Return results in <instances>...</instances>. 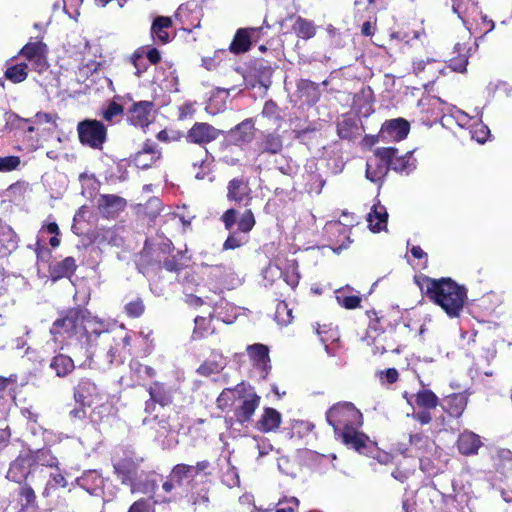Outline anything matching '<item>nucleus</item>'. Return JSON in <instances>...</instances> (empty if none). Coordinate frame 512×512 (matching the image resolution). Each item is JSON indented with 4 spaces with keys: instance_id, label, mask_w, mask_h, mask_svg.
Here are the masks:
<instances>
[{
    "instance_id": "obj_1",
    "label": "nucleus",
    "mask_w": 512,
    "mask_h": 512,
    "mask_svg": "<svg viewBox=\"0 0 512 512\" xmlns=\"http://www.w3.org/2000/svg\"><path fill=\"white\" fill-rule=\"evenodd\" d=\"M51 333L55 339H76L81 345H85L87 358L92 360L95 356L100 358L101 353L93 349V341L100 339L102 342H110L106 324L93 318L81 308H72L63 316L56 319L52 325Z\"/></svg>"
},
{
    "instance_id": "obj_2",
    "label": "nucleus",
    "mask_w": 512,
    "mask_h": 512,
    "mask_svg": "<svg viewBox=\"0 0 512 512\" xmlns=\"http://www.w3.org/2000/svg\"><path fill=\"white\" fill-rule=\"evenodd\" d=\"M326 420L333 427L335 434L341 432L345 444L356 450L365 446V436L357 431L362 424V414L352 403L334 405L327 411Z\"/></svg>"
},
{
    "instance_id": "obj_3",
    "label": "nucleus",
    "mask_w": 512,
    "mask_h": 512,
    "mask_svg": "<svg viewBox=\"0 0 512 512\" xmlns=\"http://www.w3.org/2000/svg\"><path fill=\"white\" fill-rule=\"evenodd\" d=\"M426 295L451 318L459 316L467 299L466 289L450 278L427 279Z\"/></svg>"
},
{
    "instance_id": "obj_4",
    "label": "nucleus",
    "mask_w": 512,
    "mask_h": 512,
    "mask_svg": "<svg viewBox=\"0 0 512 512\" xmlns=\"http://www.w3.org/2000/svg\"><path fill=\"white\" fill-rule=\"evenodd\" d=\"M77 132L80 142L93 149L101 150L107 139V129L105 125L94 119H86L79 122Z\"/></svg>"
},
{
    "instance_id": "obj_5",
    "label": "nucleus",
    "mask_w": 512,
    "mask_h": 512,
    "mask_svg": "<svg viewBox=\"0 0 512 512\" xmlns=\"http://www.w3.org/2000/svg\"><path fill=\"white\" fill-rule=\"evenodd\" d=\"M19 56L25 59L28 68L40 74L49 68L48 47L42 41L28 42L19 51Z\"/></svg>"
},
{
    "instance_id": "obj_6",
    "label": "nucleus",
    "mask_w": 512,
    "mask_h": 512,
    "mask_svg": "<svg viewBox=\"0 0 512 512\" xmlns=\"http://www.w3.org/2000/svg\"><path fill=\"white\" fill-rule=\"evenodd\" d=\"M392 147L378 148L366 163V178L371 182H378L384 178L389 170V157Z\"/></svg>"
},
{
    "instance_id": "obj_7",
    "label": "nucleus",
    "mask_w": 512,
    "mask_h": 512,
    "mask_svg": "<svg viewBox=\"0 0 512 512\" xmlns=\"http://www.w3.org/2000/svg\"><path fill=\"white\" fill-rule=\"evenodd\" d=\"M298 265L295 260H289L285 269L281 267L277 261L276 264H270L264 271L263 276L268 279L269 276H282L283 280L291 287L295 288L299 283V273L297 271Z\"/></svg>"
},
{
    "instance_id": "obj_8",
    "label": "nucleus",
    "mask_w": 512,
    "mask_h": 512,
    "mask_svg": "<svg viewBox=\"0 0 512 512\" xmlns=\"http://www.w3.org/2000/svg\"><path fill=\"white\" fill-rule=\"evenodd\" d=\"M220 131L212 125L204 122L195 123L187 132L186 140L189 143L205 145L216 140Z\"/></svg>"
},
{
    "instance_id": "obj_9",
    "label": "nucleus",
    "mask_w": 512,
    "mask_h": 512,
    "mask_svg": "<svg viewBox=\"0 0 512 512\" xmlns=\"http://www.w3.org/2000/svg\"><path fill=\"white\" fill-rule=\"evenodd\" d=\"M33 465L34 459L31 455H20L11 463L6 477L11 481L21 483L28 477V475L32 471L39 468L38 466H36L33 469Z\"/></svg>"
},
{
    "instance_id": "obj_10",
    "label": "nucleus",
    "mask_w": 512,
    "mask_h": 512,
    "mask_svg": "<svg viewBox=\"0 0 512 512\" xmlns=\"http://www.w3.org/2000/svg\"><path fill=\"white\" fill-rule=\"evenodd\" d=\"M74 399L83 408L89 407L100 400V393L94 382L82 379L74 389Z\"/></svg>"
},
{
    "instance_id": "obj_11",
    "label": "nucleus",
    "mask_w": 512,
    "mask_h": 512,
    "mask_svg": "<svg viewBox=\"0 0 512 512\" xmlns=\"http://www.w3.org/2000/svg\"><path fill=\"white\" fill-rule=\"evenodd\" d=\"M409 129V123L405 119H392L383 124L379 137L385 141H401L406 138Z\"/></svg>"
},
{
    "instance_id": "obj_12",
    "label": "nucleus",
    "mask_w": 512,
    "mask_h": 512,
    "mask_svg": "<svg viewBox=\"0 0 512 512\" xmlns=\"http://www.w3.org/2000/svg\"><path fill=\"white\" fill-rule=\"evenodd\" d=\"M238 399L241 403L236 409L235 415L237 421L244 424L254 415L255 410L259 406L260 397L251 390H245Z\"/></svg>"
},
{
    "instance_id": "obj_13",
    "label": "nucleus",
    "mask_w": 512,
    "mask_h": 512,
    "mask_svg": "<svg viewBox=\"0 0 512 512\" xmlns=\"http://www.w3.org/2000/svg\"><path fill=\"white\" fill-rule=\"evenodd\" d=\"M126 200L118 195L103 194L97 199V208L105 217H115L126 207Z\"/></svg>"
},
{
    "instance_id": "obj_14",
    "label": "nucleus",
    "mask_w": 512,
    "mask_h": 512,
    "mask_svg": "<svg viewBox=\"0 0 512 512\" xmlns=\"http://www.w3.org/2000/svg\"><path fill=\"white\" fill-rule=\"evenodd\" d=\"M152 102L140 101L134 103L127 114L128 121L136 127H146L151 122Z\"/></svg>"
},
{
    "instance_id": "obj_15",
    "label": "nucleus",
    "mask_w": 512,
    "mask_h": 512,
    "mask_svg": "<svg viewBox=\"0 0 512 512\" xmlns=\"http://www.w3.org/2000/svg\"><path fill=\"white\" fill-rule=\"evenodd\" d=\"M260 30L261 28L254 27L238 29L230 44V51L235 54L247 52L250 49L252 40H256V34H258Z\"/></svg>"
},
{
    "instance_id": "obj_16",
    "label": "nucleus",
    "mask_w": 512,
    "mask_h": 512,
    "mask_svg": "<svg viewBox=\"0 0 512 512\" xmlns=\"http://www.w3.org/2000/svg\"><path fill=\"white\" fill-rule=\"evenodd\" d=\"M107 333L110 335V342H102L100 339L93 341V347L96 345L103 346L102 350L105 351V362L108 365H111L119 356L120 347H125L128 344V336H119L118 339L115 336H112L108 331Z\"/></svg>"
},
{
    "instance_id": "obj_17",
    "label": "nucleus",
    "mask_w": 512,
    "mask_h": 512,
    "mask_svg": "<svg viewBox=\"0 0 512 512\" xmlns=\"http://www.w3.org/2000/svg\"><path fill=\"white\" fill-rule=\"evenodd\" d=\"M230 140L236 144L249 143L254 137V122L245 119L229 132Z\"/></svg>"
},
{
    "instance_id": "obj_18",
    "label": "nucleus",
    "mask_w": 512,
    "mask_h": 512,
    "mask_svg": "<svg viewBox=\"0 0 512 512\" xmlns=\"http://www.w3.org/2000/svg\"><path fill=\"white\" fill-rule=\"evenodd\" d=\"M78 485L86 490L90 495H99L102 490L104 480L101 475L95 471H87L77 478Z\"/></svg>"
},
{
    "instance_id": "obj_19",
    "label": "nucleus",
    "mask_w": 512,
    "mask_h": 512,
    "mask_svg": "<svg viewBox=\"0 0 512 512\" xmlns=\"http://www.w3.org/2000/svg\"><path fill=\"white\" fill-rule=\"evenodd\" d=\"M388 213L385 206L380 203L374 204L367 215L368 226L371 231L379 232L384 230L387 225Z\"/></svg>"
},
{
    "instance_id": "obj_20",
    "label": "nucleus",
    "mask_w": 512,
    "mask_h": 512,
    "mask_svg": "<svg viewBox=\"0 0 512 512\" xmlns=\"http://www.w3.org/2000/svg\"><path fill=\"white\" fill-rule=\"evenodd\" d=\"M160 158V152L152 144H145L142 150L134 156V163L138 168L147 169Z\"/></svg>"
},
{
    "instance_id": "obj_21",
    "label": "nucleus",
    "mask_w": 512,
    "mask_h": 512,
    "mask_svg": "<svg viewBox=\"0 0 512 512\" xmlns=\"http://www.w3.org/2000/svg\"><path fill=\"white\" fill-rule=\"evenodd\" d=\"M480 446V437L471 431H465L459 436L458 449L464 455L476 454Z\"/></svg>"
},
{
    "instance_id": "obj_22",
    "label": "nucleus",
    "mask_w": 512,
    "mask_h": 512,
    "mask_svg": "<svg viewBox=\"0 0 512 512\" xmlns=\"http://www.w3.org/2000/svg\"><path fill=\"white\" fill-rule=\"evenodd\" d=\"M259 154L270 153L277 154L282 150L283 142L280 135L276 133H266L262 139L257 142Z\"/></svg>"
},
{
    "instance_id": "obj_23",
    "label": "nucleus",
    "mask_w": 512,
    "mask_h": 512,
    "mask_svg": "<svg viewBox=\"0 0 512 512\" xmlns=\"http://www.w3.org/2000/svg\"><path fill=\"white\" fill-rule=\"evenodd\" d=\"M280 423V413L273 408H266L260 420L257 422V428L262 432H271L276 430Z\"/></svg>"
},
{
    "instance_id": "obj_24",
    "label": "nucleus",
    "mask_w": 512,
    "mask_h": 512,
    "mask_svg": "<svg viewBox=\"0 0 512 512\" xmlns=\"http://www.w3.org/2000/svg\"><path fill=\"white\" fill-rule=\"evenodd\" d=\"M467 405V397L463 393L451 394L445 397L444 407L451 416L459 417L464 412Z\"/></svg>"
},
{
    "instance_id": "obj_25",
    "label": "nucleus",
    "mask_w": 512,
    "mask_h": 512,
    "mask_svg": "<svg viewBox=\"0 0 512 512\" xmlns=\"http://www.w3.org/2000/svg\"><path fill=\"white\" fill-rule=\"evenodd\" d=\"M150 399L154 403L160 404L162 407L172 402V391L161 382H154L149 387Z\"/></svg>"
},
{
    "instance_id": "obj_26",
    "label": "nucleus",
    "mask_w": 512,
    "mask_h": 512,
    "mask_svg": "<svg viewBox=\"0 0 512 512\" xmlns=\"http://www.w3.org/2000/svg\"><path fill=\"white\" fill-rule=\"evenodd\" d=\"M171 26L172 20L170 17H156L151 27L152 36L163 44L168 43L170 38L167 29Z\"/></svg>"
},
{
    "instance_id": "obj_27",
    "label": "nucleus",
    "mask_w": 512,
    "mask_h": 512,
    "mask_svg": "<svg viewBox=\"0 0 512 512\" xmlns=\"http://www.w3.org/2000/svg\"><path fill=\"white\" fill-rule=\"evenodd\" d=\"M76 262L73 257H67L64 260L57 262L50 268V274L53 281L63 277H70L76 270Z\"/></svg>"
},
{
    "instance_id": "obj_28",
    "label": "nucleus",
    "mask_w": 512,
    "mask_h": 512,
    "mask_svg": "<svg viewBox=\"0 0 512 512\" xmlns=\"http://www.w3.org/2000/svg\"><path fill=\"white\" fill-rule=\"evenodd\" d=\"M247 352L255 365L266 370L270 362L268 347L263 344H253L247 347Z\"/></svg>"
},
{
    "instance_id": "obj_29",
    "label": "nucleus",
    "mask_w": 512,
    "mask_h": 512,
    "mask_svg": "<svg viewBox=\"0 0 512 512\" xmlns=\"http://www.w3.org/2000/svg\"><path fill=\"white\" fill-rule=\"evenodd\" d=\"M194 281H195V276L193 274L187 275L184 278V287H185V291H186L187 302L190 305L200 306V305H203L206 303L203 298L209 299V297H208V295H206L204 285H199V284L196 285L195 292L199 295H194L192 292L189 293L190 288L188 287V285L190 283H193Z\"/></svg>"
},
{
    "instance_id": "obj_30",
    "label": "nucleus",
    "mask_w": 512,
    "mask_h": 512,
    "mask_svg": "<svg viewBox=\"0 0 512 512\" xmlns=\"http://www.w3.org/2000/svg\"><path fill=\"white\" fill-rule=\"evenodd\" d=\"M454 49L455 52L458 53V56L449 60V67L454 71L464 72L468 64V57L471 51V47L467 48L466 44L457 43Z\"/></svg>"
},
{
    "instance_id": "obj_31",
    "label": "nucleus",
    "mask_w": 512,
    "mask_h": 512,
    "mask_svg": "<svg viewBox=\"0 0 512 512\" xmlns=\"http://www.w3.org/2000/svg\"><path fill=\"white\" fill-rule=\"evenodd\" d=\"M115 472L121 477L123 483L134 479L137 473V464L132 459H121L114 463Z\"/></svg>"
},
{
    "instance_id": "obj_32",
    "label": "nucleus",
    "mask_w": 512,
    "mask_h": 512,
    "mask_svg": "<svg viewBox=\"0 0 512 512\" xmlns=\"http://www.w3.org/2000/svg\"><path fill=\"white\" fill-rule=\"evenodd\" d=\"M249 192L250 188L247 183L241 179H232L228 184L227 197L229 200L240 203L249 195Z\"/></svg>"
},
{
    "instance_id": "obj_33",
    "label": "nucleus",
    "mask_w": 512,
    "mask_h": 512,
    "mask_svg": "<svg viewBox=\"0 0 512 512\" xmlns=\"http://www.w3.org/2000/svg\"><path fill=\"white\" fill-rule=\"evenodd\" d=\"M50 367L55 370L57 376L64 377L73 371L75 365L71 357L59 354L52 359Z\"/></svg>"
},
{
    "instance_id": "obj_34",
    "label": "nucleus",
    "mask_w": 512,
    "mask_h": 512,
    "mask_svg": "<svg viewBox=\"0 0 512 512\" xmlns=\"http://www.w3.org/2000/svg\"><path fill=\"white\" fill-rule=\"evenodd\" d=\"M245 391V385H237L235 388H226L217 398L218 407L224 409L233 404L235 399H238Z\"/></svg>"
},
{
    "instance_id": "obj_35",
    "label": "nucleus",
    "mask_w": 512,
    "mask_h": 512,
    "mask_svg": "<svg viewBox=\"0 0 512 512\" xmlns=\"http://www.w3.org/2000/svg\"><path fill=\"white\" fill-rule=\"evenodd\" d=\"M393 153L389 157V168L396 172H409L412 169V163H410L411 155L407 152L404 156H398V150L393 148Z\"/></svg>"
},
{
    "instance_id": "obj_36",
    "label": "nucleus",
    "mask_w": 512,
    "mask_h": 512,
    "mask_svg": "<svg viewBox=\"0 0 512 512\" xmlns=\"http://www.w3.org/2000/svg\"><path fill=\"white\" fill-rule=\"evenodd\" d=\"M293 31L299 38L308 40L315 36L316 27L312 21L298 17L293 24Z\"/></svg>"
},
{
    "instance_id": "obj_37",
    "label": "nucleus",
    "mask_w": 512,
    "mask_h": 512,
    "mask_svg": "<svg viewBox=\"0 0 512 512\" xmlns=\"http://www.w3.org/2000/svg\"><path fill=\"white\" fill-rule=\"evenodd\" d=\"M28 69V64L23 61L12 64L6 69L5 77L12 83H21L26 80Z\"/></svg>"
},
{
    "instance_id": "obj_38",
    "label": "nucleus",
    "mask_w": 512,
    "mask_h": 512,
    "mask_svg": "<svg viewBox=\"0 0 512 512\" xmlns=\"http://www.w3.org/2000/svg\"><path fill=\"white\" fill-rule=\"evenodd\" d=\"M436 61L432 58L424 59H416L413 61V72L417 76H421L422 74H427V79H433L436 75V72L439 70L438 68H434Z\"/></svg>"
},
{
    "instance_id": "obj_39",
    "label": "nucleus",
    "mask_w": 512,
    "mask_h": 512,
    "mask_svg": "<svg viewBox=\"0 0 512 512\" xmlns=\"http://www.w3.org/2000/svg\"><path fill=\"white\" fill-rule=\"evenodd\" d=\"M415 404L426 410L435 408L438 404V397L430 390H420L417 394L413 395Z\"/></svg>"
},
{
    "instance_id": "obj_40",
    "label": "nucleus",
    "mask_w": 512,
    "mask_h": 512,
    "mask_svg": "<svg viewBox=\"0 0 512 512\" xmlns=\"http://www.w3.org/2000/svg\"><path fill=\"white\" fill-rule=\"evenodd\" d=\"M225 366V360L222 355L215 354L212 360L205 361L202 365L199 366L198 372L201 375L209 376L214 373L220 372Z\"/></svg>"
},
{
    "instance_id": "obj_41",
    "label": "nucleus",
    "mask_w": 512,
    "mask_h": 512,
    "mask_svg": "<svg viewBox=\"0 0 512 512\" xmlns=\"http://www.w3.org/2000/svg\"><path fill=\"white\" fill-rule=\"evenodd\" d=\"M476 0H452V10L465 23V17L476 11Z\"/></svg>"
},
{
    "instance_id": "obj_42",
    "label": "nucleus",
    "mask_w": 512,
    "mask_h": 512,
    "mask_svg": "<svg viewBox=\"0 0 512 512\" xmlns=\"http://www.w3.org/2000/svg\"><path fill=\"white\" fill-rule=\"evenodd\" d=\"M255 217L251 210H246L238 220V230L242 233L250 232L255 226Z\"/></svg>"
},
{
    "instance_id": "obj_43",
    "label": "nucleus",
    "mask_w": 512,
    "mask_h": 512,
    "mask_svg": "<svg viewBox=\"0 0 512 512\" xmlns=\"http://www.w3.org/2000/svg\"><path fill=\"white\" fill-rule=\"evenodd\" d=\"M191 468L186 464H178L171 471V478L178 484H181L183 480L193 478L191 474Z\"/></svg>"
},
{
    "instance_id": "obj_44",
    "label": "nucleus",
    "mask_w": 512,
    "mask_h": 512,
    "mask_svg": "<svg viewBox=\"0 0 512 512\" xmlns=\"http://www.w3.org/2000/svg\"><path fill=\"white\" fill-rule=\"evenodd\" d=\"M336 300L339 305L346 309H355L360 305L361 299L358 296H347L342 291L336 292Z\"/></svg>"
},
{
    "instance_id": "obj_45",
    "label": "nucleus",
    "mask_w": 512,
    "mask_h": 512,
    "mask_svg": "<svg viewBox=\"0 0 512 512\" xmlns=\"http://www.w3.org/2000/svg\"><path fill=\"white\" fill-rule=\"evenodd\" d=\"M130 63L133 65V67L135 68V72L134 74L138 77L141 76V74L146 71L147 69V66H146V63H145V60H144V56H143V52L142 51H135L131 56H130Z\"/></svg>"
},
{
    "instance_id": "obj_46",
    "label": "nucleus",
    "mask_w": 512,
    "mask_h": 512,
    "mask_svg": "<svg viewBox=\"0 0 512 512\" xmlns=\"http://www.w3.org/2000/svg\"><path fill=\"white\" fill-rule=\"evenodd\" d=\"M246 242L245 236L241 235L240 232H232L227 237L223 244L224 250L236 249L241 247Z\"/></svg>"
},
{
    "instance_id": "obj_47",
    "label": "nucleus",
    "mask_w": 512,
    "mask_h": 512,
    "mask_svg": "<svg viewBox=\"0 0 512 512\" xmlns=\"http://www.w3.org/2000/svg\"><path fill=\"white\" fill-rule=\"evenodd\" d=\"M222 309H227V310L233 311V310H235V307L232 306L231 304L227 303L223 299H221L219 302H216L214 304V313L216 314V316L218 318H220L225 323H232L235 316H227V317L223 316Z\"/></svg>"
},
{
    "instance_id": "obj_48",
    "label": "nucleus",
    "mask_w": 512,
    "mask_h": 512,
    "mask_svg": "<svg viewBox=\"0 0 512 512\" xmlns=\"http://www.w3.org/2000/svg\"><path fill=\"white\" fill-rule=\"evenodd\" d=\"M278 506L275 512H295L299 506V500L296 497L284 498L278 502Z\"/></svg>"
},
{
    "instance_id": "obj_49",
    "label": "nucleus",
    "mask_w": 512,
    "mask_h": 512,
    "mask_svg": "<svg viewBox=\"0 0 512 512\" xmlns=\"http://www.w3.org/2000/svg\"><path fill=\"white\" fill-rule=\"evenodd\" d=\"M123 113V107L116 103L111 102L108 107L103 111V118L108 122H113L114 119Z\"/></svg>"
},
{
    "instance_id": "obj_50",
    "label": "nucleus",
    "mask_w": 512,
    "mask_h": 512,
    "mask_svg": "<svg viewBox=\"0 0 512 512\" xmlns=\"http://www.w3.org/2000/svg\"><path fill=\"white\" fill-rule=\"evenodd\" d=\"M126 313L131 317H139L144 312V304L140 298L130 301L125 306Z\"/></svg>"
},
{
    "instance_id": "obj_51",
    "label": "nucleus",
    "mask_w": 512,
    "mask_h": 512,
    "mask_svg": "<svg viewBox=\"0 0 512 512\" xmlns=\"http://www.w3.org/2000/svg\"><path fill=\"white\" fill-rule=\"evenodd\" d=\"M20 165V158L17 156L0 157V172L15 170Z\"/></svg>"
},
{
    "instance_id": "obj_52",
    "label": "nucleus",
    "mask_w": 512,
    "mask_h": 512,
    "mask_svg": "<svg viewBox=\"0 0 512 512\" xmlns=\"http://www.w3.org/2000/svg\"><path fill=\"white\" fill-rule=\"evenodd\" d=\"M132 369L137 373L138 377L142 379L153 378L154 376H156V371L154 370V368L148 365L134 363L132 365Z\"/></svg>"
},
{
    "instance_id": "obj_53",
    "label": "nucleus",
    "mask_w": 512,
    "mask_h": 512,
    "mask_svg": "<svg viewBox=\"0 0 512 512\" xmlns=\"http://www.w3.org/2000/svg\"><path fill=\"white\" fill-rule=\"evenodd\" d=\"M410 444L419 451L426 450L428 447H431L433 445L429 441L428 437L423 436L421 434L411 435Z\"/></svg>"
},
{
    "instance_id": "obj_54",
    "label": "nucleus",
    "mask_w": 512,
    "mask_h": 512,
    "mask_svg": "<svg viewBox=\"0 0 512 512\" xmlns=\"http://www.w3.org/2000/svg\"><path fill=\"white\" fill-rule=\"evenodd\" d=\"M276 319L282 325H287L291 322V310L287 308L285 303H280L276 309Z\"/></svg>"
},
{
    "instance_id": "obj_55",
    "label": "nucleus",
    "mask_w": 512,
    "mask_h": 512,
    "mask_svg": "<svg viewBox=\"0 0 512 512\" xmlns=\"http://www.w3.org/2000/svg\"><path fill=\"white\" fill-rule=\"evenodd\" d=\"M237 211L235 209H228L221 217L225 229L231 230L236 223Z\"/></svg>"
},
{
    "instance_id": "obj_56",
    "label": "nucleus",
    "mask_w": 512,
    "mask_h": 512,
    "mask_svg": "<svg viewBox=\"0 0 512 512\" xmlns=\"http://www.w3.org/2000/svg\"><path fill=\"white\" fill-rule=\"evenodd\" d=\"M128 512H154L149 501L141 499L133 503Z\"/></svg>"
},
{
    "instance_id": "obj_57",
    "label": "nucleus",
    "mask_w": 512,
    "mask_h": 512,
    "mask_svg": "<svg viewBox=\"0 0 512 512\" xmlns=\"http://www.w3.org/2000/svg\"><path fill=\"white\" fill-rule=\"evenodd\" d=\"M0 233L7 237L8 244L5 245V248L6 249L15 248V246H16L15 234L11 230V228L7 227V226L0 227Z\"/></svg>"
},
{
    "instance_id": "obj_58",
    "label": "nucleus",
    "mask_w": 512,
    "mask_h": 512,
    "mask_svg": "<svg viewBox=\"0 0 512 512\" xmlns=\"http://www.w3.org/2000/svg\"><path fill=\"white\" fill-rule=\"evenodd\" d=\"M20 495L25 499V501H26L25 505H31L32 503H34V501L36 499L34 490L30 486H27V485H24L21 488Z\"/></svg>"
},
{
    "instance_id": "obj_59",
    "label": "nucleus",
    "mask_w": 512,
    "mask_h": 512,
    "mask_svg": "<svg viewBox=\"0 0 512 512\" xmlns=\"http://www.w3.org/2000/svg\"><path fill=\"white\" fill-rule=\"evenodd\" d=\"M210 466L209 461L203 460L196 463V465H189V467L192 469L191 474L194 477L195 475L205 471Z\"/></svg>"
},
{
    "instance_id": "obj_60",
    "label": "nucleus",
    "mask_w": 512,
    "mask_h": 512,
    "mask_svg": "<svg viewBox=\"0 0 512 512\" xmlns=\"http://www.w3.org/2000/svg\"><path fill=\"white\" fill-rule=\"evenodd\" d=\"M413 418L418 420L421 424H428L432 419L429 411L413 413Z\"/></svg>"
},
{
    "instance_id": "obj_61",
    "label": "nucleus",
    "mask_w": 512,
    "mask_h": 512,
    "mask_svg": "<svg viewBox=\"0 0 512 512\" xmlns=\"http://www.w3.org/2000/svg\"><path fill=\"white\" fill-rule=\"evenodd\" d=\"M147 59L150 61L151 64H157L160 59V53L156 48H152L147 52Z\"/></svg>"
},
{
    "instance_id": "obj_62",
    "label": "nucleus",
    "mask_w": 512,
    "mask_h": 512,
    "mask_svg": "<svg viewBox=\"0 0 512 512\" xmlns=\"http://www.w3.org/2000/svg\"><path fill=\"white\" fill-rule=\"evenodd\" d=\"M489 134V129L486 126H482L480 132L475 131L473 137L480 143H483L486 140L487 135Z\"/></svg>"
},
{
    "instance_id": "obj_63",
    "label": "nucleus",
    "mask_w": 512,
    "mask_h": 512,
    "mask_svg": "<svg viewBox=\"0 0 512 512\" xmlns=\"http://www.w3.org/2000/svg\"><path fill=\"white\" fill-rule=\"evenodd\" d=\"M9 439H10L9 431L0 429V449L7 446Z\"/></svg>"
},
{
    "instance_id": "obj_64",
    "label": "nucleus",
    "mask_w": 512,
    "mask_h": 512,
    "mask_svg": "<svg viewBox=\"0 0 512 512\" xmlns=\"http://www.w3.org/2000/svg\"><path fill=\"white\" fill-rule=\"evenodd\" d=\"M385 375L389 383H394L398 379V371L394 368L387 369Z\"/></svg>"
}]
</instances>
